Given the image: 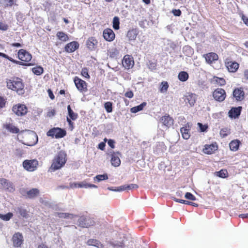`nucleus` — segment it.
<instances>
[{"mask_svg":"<svg viewBox=\"0 0 248 248\" xmlns=\"http://www.w3.org/2000/svg\"><path fill=\"white\" fill-rule=\"evenodd\" d=\"M66 154L63 151H60L53 160L51 166L48 171L54 172L61 169L66 162Z\"/></svg>","mask_w":248,"mask_h":248,"instance_id":"nucleus-1","label":"nucleus"},{"mask_svg":"<svg viewBox=\"0 0 248 248\" xmlns=\"http://www.w3.org/2000/svg\"><path fill=\"white\" fill-rule=\"evenodd\" d=\"M7 86L9 89L16 91L18 94L23 93L24 85L20 78L9 80L7 81Z\"/></svg>","mask_w":248,"mask_h":248,"instance_id":"nucleus-2","label":"nucleus"},{"mask_svg":"<svg viewBox=\"0 0 248 248\" xmlns=\"http://www.w3.org/2000/svg\"><path fill=\"white\" fill-rule=\"evenodd\" d=\"M25 132V136L27 139L28 141L25 144L28 146H33L38 141V136L33 131L30 130L21 131V133Z\"/></svg>","mask_w":248,"mask_h":248,"instance_id":"nucleus-3","label":"nucleus"},{"mask_svg":"<svg viewBox=\"0 0 248 248\" xmlns=\"http://www.w3.org/2000/svg\"><path fill=\"white\" fill-rule=\"evenodd\" d=\"M65 135L66 131L60 128H53L47 132V136L55 137L56 139L62 138Z\"/></svg>","mask_w":248,"mask_h":248,"instance_id":"nucleus-4","label":"nucleus"},{"mask_svg":"<svg viewBox=\"0 0 248 248\" xmlns=\"http://www.w3.org/2000/svg\"><path fill=\"white\" fill-rule=\"evenodd\" d=\"M38 165V161L36 159L26 160L23 162V166L25 170L29 171L35 170Z\"/></svg>","mask_w":248,"mask_h":248,"instance_id":"nucleus-5","label":"nucleus"},{"mask_svg":"<svg viewBox=\"0 0 248 248\" xmlns=\"http://www.w3.org/2000/svg\"><path fill=\"white\" fill-rule=\"evenodd\" d=\"M213 96L215 100L222 102L226 98V92L223 89L217 88L213 92Z\"/></svg>","mask_w":248,"mask_h":248,"instance_id":"nucleus-6","label":"nucleus"},{"mask_svg":"<svg viewBox=\"0 0 248 248\" xmlns=\"http://www.w3.org/2000/svg\"><path fill=\"white\" fill-rule=\"evenodd\" d=\"M0 188H4L8 191L13 192L15 190L13 184L6 179H0Z\"/></svg>","mask_w":248,"mask_h":248,"instance_id":"nucleus-7","label":"nucleus"},{"mask_svg":"<svg viewBox=\"0 0 248 248\" xmlns=\"http://www.w3.org/2000/svg\"><path fill=\"white\" fill-rule=\"evenodd\" d=\"M13 246L15 247H19L23 242V237L19 232L16 233L12 237Z\"/></svg>","mask_w":248,"mask_h":248,"instance_id":"nucleus-8","label":"nucleus"},{"mask_svg":"<svg viewBox=\"0 0 248 248\" xmlns=\"http://www.w3.org/2000/svg\"><path fill=\"white\" fill-rule=\"evenodd\" d=\"M78 224L82 227L87 228L91 226L94 225V221L89 218H87L84 217H80L78 220Z\"/></svg>","mask_w":248,"mask_h":248,"instance_id":"nucleus-9","label":"nucleus"},{"mask_svg":"<svg viewBox=\"0 0 248 248\" xmlns=\"http://www.w3.org/2000/svg\"><path fill=\"white\" fill-rule=\"evenodd\" d=\"M13 111L18 116H22L27 112V108L24 105H18L13 107Z\"/></svg>","mask_w":248,"mask_h":248,"instance_id":"nucleus-10","label":"nucleus"},{"mask_svg":"<svg viewBox=\"0 0 248 248\" xmlns=\"http://www.w3.org/2000/svg\"><path fill=\"white\" fill-rule=\"evenodd\" d=\"M18 57L21 61L24 62H29L32 58L31 55L23 49L19 50Z\"/></svg>","mask_w":248,"mask_h":248,"instance_id":"nucleus-11","label":"nucleus"},{"mask_svg":"<svg viewBox=\"0 0 248 248\" xmlns=\"http://www.w3.org/2000/svg\"><path fill=\"white\" fill-rule=\"evenodd\" d=\"M75 84L77 89L80 92H85L86 91V83L84 80L76 77L74 79Z\"/></svg>","mask_w":248,"mask_h":248,"instance_id":"nucleus-12","label":"nucleus"},{"mask_svg":"<svg viewBox=\"0 0 248 248\" xmlns=\"http://www.w3.org/2000/svg\"><path fill=\"white\" fill-rule=\"evenodd\" d=\"M122 63L125 68L129 69L133 66L134 62L132 58H130L129 56L126 55L123 59Z\"/></svg>","mask_w":248,"mask_h":248,"instance_id":"nucleus-13","label":"nucleus"},{"mask_svg":"<svg viewBox=\"0 0 248 248\" xmlns=\"http://www.w3.org/2000/svg\"><path fill=\"white\" fill-rule=\"evenodd\" d=\"M103 37L108 41H112L115 38V34L110 29H106L103 31Z\"/></svg>","mask_w":248,"mask_h":248,"instance_id":"nucleus-14","label":"nucleus"},{"mask_svg":"<svg viewBox=\"0 0 248 248\" xmlns=\"http://www.w3.org/2000/svg\"><path fill=\"white\" fill-rule=\"evenodd\" d=\"M241 107L232 108L228 112L229 116L231 118H236L240 115Z\"/></svg>","mask_w":248,"mask_h":248,"instance_id":"nucleus-15","label":"nucleus"},{"mask_svg":"<svg viewBox=\"0 0 248 248\" xmlns=\"http://www.w3.org/2000/svg\"><path fill=\"white\" fill-rule=\"evenodd\" d=\"M79 47V44L77 42H72L67 44L65 46L66 52L70 53L75 51Z\"/></svg>","mask_w":248,"mask_h":248,"instance_id":"nucleus-16","label":"nucleus"},{"mask_svg":"<svg viewBox=\"0 0 248 248\" xmlns=\"http://www.w3.org/2000/svg\"><path fill=\"white\" fill-rule=\"evenodd\" d=\"M197 96L194 93H187L185 97V101L187 102L190 106H193L196 100Z\"/></svg>","mask_w":248,"mask_h":248,"instance_id":"nucleus-17","label":"nucleus"},{"mask_svg":"<svg viewBox=\"0 0 248 248\" xmlns=\"http://www.w3.org/2000/svg\"><path fill=\"white\" fill-rule=\"evenodd\" d=\"M160 121L164 125L167 127H169L173 124V120L169 115H165L161 117Z\"/></svg>","mask_w":248,"mask_h":248,"instance_id":"nucleus-18","label":"nucleus"},{"mask_svg":"<svg viewBox=\"0 0 248 248\" xmlns=\"http://www.w3.org/2000/svg\"><path fill=\"white\" fill-rule=\"evenodd\" d=\"M244 92L241 89L237 88L233 92V96L237 101H241L244 97Z\"/></svg>","mask_w":248,"mask_h":248,"instance_id":"nucleus-19","label":"nucleus"},{"mask_svg":"<svg viewBox=\"0 0 248 248\" xmlns=\"http://www.w3.org/2000/svg\"><path fill=\"white\" fill-rule=\"evenodd\" d=\"M15 211L16 214H19L24 218H28L29 217L28 211L22 206H18L15 208Z\"/></svg>","mask_w":248,"mask_h":248,"instance_id":"nucleus-20","label":"nucleus"},{"mask_svg":"<svg viewBox=\"0 0 248 248\" xmlns=\"http://www.w3.org/2000/svg\"><path fill=\"white\" fill-rule=\"evenodd\" d=\"M83 187L85 188H97V186L93 184H88L86 182H82L79 183H75L71 185V187Z\"/></svg>","mask_w":248,"mask_h":248,"instance_id":"nucleus-21","label":"nucleus"},{"mask_svg":"<svg viewBox=\"0 0 248 248\" xmlns=\"http://www.w3.org/2000/svg\"><path fill=\"white\" fill-rule=\"evenodd\" d=\"M39 190L37 188H32L26 191V196L30 199H33L37 197L39 194Z\"/></svg>","mask_w":248,"mask_h":248,"instance_id":"nucleus-22","label":"nucleus"},{"mask_svg":"<svg viewBox=\"0 0 248 248\" xmlns=\"http://www.w3.org/2000/svg\"><path fill=\"white\" fill-rule=\"evenodd\" d=\"M205 58L208 63H211L213 61L218 59V55L215 53L211 52L207 54Z\"/></svg>","mask_w":248,"mask_h":248,"instance_id":"nucleus-23","label":"nucleus"},{"mask_svg":"<svg viewBox=\"0 0 248 248\" xmlns=\"http://www.w3.org/2000/svg\"><path fill=\"white\" fill-rule=\"evenodd\" d=\"M217 146L214 144L206 145L203 149V152L207 154H211L217 150Z\"/></svg>","mask_w":248,"mask_h":248,"instance_id":"nucleus-24","label":"nucleus"},{"mask_svg":"<svg viewBox=\"0 0 248 248\" xmlns=\"http://www.w3.org/2000/svg\"><path fill=\"white\" fill-rule=\"evenodd\" d=\"M228 70L231 72H235L239 67V64L236 62H228L227 64Z\"/></svg>","mask_w":248,"mask_h":248,"instance_id":"nucleus-25","label":"nucleus"},{"mask_svg":"<svg viewBox=\"0 0 248 248\" xmlns=\"http://www.w3.org/2000/svg\"><path fill=\"white\" fill-rule=\"evenodd\" d=\"M111 163L112 165L114 167H118L120 165V159L119 156L115 153L111 155Z\"/></svg>","mask_w":248,"mask_h":248,"instance_id":"nucleus-26","label":"nucleus"},{"mask_svg":"<svg viewBox=\"0 0 248 248\" xmlns=\"http://www.w3.org/2000/svg\"><path fill=\"white\" fill-rule=\"evenodd\" d=\"M4 127L12 133H18L20 131L18 128L11 124H6L4 125Z\"/></svg>","mask_w":248,"mask_h":248,"instance_id":"nucleus-27","label":"nucleus"},{"mask_svg":"<svg viewBox=\"0 0 248 248\" xmlns=\"http://www.w3.org/2000/svg\"><path fill=\"white\" fill-rule=\"evenodd\" d=\"M97 44V40L93 37L89 38L86 43L88 48L90 50L93 49Z\"/></svg>","mask_w":248,"mask_h":248,"instance_id":"nucleus-28","label":"nucleus"},{"mask_svg":"<svg viewBox=\"0 0 248 248\" xmlns=\"http://www.w3.org/2000/svg\"><path fill=\"white\" fill-rule=\"evenodd\" d=\"M54 216L55 217H58L60 218H73L74 217H76V215H74L69 213H58L56 212L55 213Z\"/></svg>","mask_w":248,"mask_h":248,"instance_id":"nucleus-29","label":"nucleus"},{"mask_svg":"<svg viewBox=\"0 0 248 248\" xmlns=\"http://www.w3.org/2000/svg\"><path fill=\"white\" fill-rule=\"evenodd\" d=\"M240 141L238 140H233L232 141L230 144L229 146L231 150L236 151L238 150L239 146Z\"/></svg>","mask_w":248,"mask_h":248,"instance_id":"nucleus-30","label":"nucleus"},{"mask_svg":"<svg viewBox=\"0 0 248 248\" xmlns=\"http://www.w3.org/2000/svg\"><path fill=\"white\" fill-rule=\"evenodd\" d=\"M189 126H188V128H187V126L183 127L181 128L180 131L182 133V137L184 139L187 140L190 137V134L189 133Z\"/></svg>","mask_w":248,"mask_h":248,"instance_id":"nucleus-31","label":"nucleus"},{"mask_svg":"<svg viewBox=\"0 0 248 248\" xmlns=\"http://www.w3.org/2000/svg\"><path fill=\"white\" fill-rule=\"evenodd\" d=\"M87 243L89 246H94L98 248H103L102 245L98 240H97L96 239H89L87 241Z\"/></svg>","mask_w":248,"mask_h":248,"instance_id":"nucleus-32","label":"nucleus"},{"mask_svg":"<svg viewBox=\"0 0 248 248\" xmlns=\"http://www.w3.org/2000/svg\"><path fill=\"white\" fill-rule=\"evenodd\" d=\"M146 105V103L143 102L139 106L132 108L130 109V111L132 113H137L143 109V108Z\"/></svg>","mask_w":248,"mask_h":248,"instance_id":"nucleus-33","label":"nucleus"},{"mask_svg":"<svg viewBox=\"0 0 248 248\" xmlns=\"http://www.w3.org/2000/svg\"><path fill=\"white\" fill-rule=\"evenodd\" d=\"M137 31L135 30L129 31L127 33V37L130 40H135L137 37Z\"/></svg>","mask_w":248,"mask_h":248,"instance_id":"nucleus-34","label":"nucleus"},{"mask_svg":"<svg viewBox=\"0 0 248 248\" xmlns=\"http://www.w3.org/2000/svg\"><path fill=\"white\" fill-rule=\"evenodd\" d=\"M56 36L59 40L65 42L68 40L67 35L62 31H58L57 33Z\"/></svg>","mask_w":248,"mask_h":248,"instance_id":"nucleus-35","label":"nucleus"},{"mask_svg":"<svg viewBox=\"0 0 248 248\" xmlns=\"http://www.w3.org/2000/svg\"><path fill=\"white\" fill-rule=\"evenodd\" d=\"M109 244L113 248H124V244L123 242L111 241H110Z\"/></svg>","mask_w":248,"mask_h":248,"instance_id":"nucleus-36","label":"nucleus"},{"mask_svg":"<svg viewBox=\"0 0 248 248\" xmlns=\"http://www.w3.org/2000/svg\"><path fill=\"white\" fill-rule=\"evenodd\" d=\"M178 78L181 81H186L188 78V75L186 72L182 71L179 73Z\"/></svg>","mask_w":248,"mask_h":248,"instance_id":"nucleus-37","label":"nucleus"},{"mask_svg":"<svg viewBox=\"0 0 248 248\" xmlns=\"http://www.w3.org/2000/svg\"><path fill=\"white\" fill-rule=\"evenodd\" d=\"M67 110L68 112V115L70 119L73 121L75 120L77 118L78 115L77 114L73 112L70 105H68L67 106Z\"/></svg>","mask_w":248,"mask_h":248,"instance_id":"nucleus-38","label":"nucleus"},{"mask_svg":"<svg viewBox=\"0 0 248 248\" xmlns=\"http://www.w3.org/2000/svg\"><path fill=\"white\" fill-rule=\"evenodd\" d=\"M169 85L166 81H162L161 83L159 91L162 93H166L168 89Z\"/></svg>","mask_w":248,"mask_h":248,"instance_id":"nucleus-39","label":"nucleus"},{"mask_svg":"<svg viewBox=\"0 0 248 248\" xmlns=\"http://www.w3.org/2000/svg\"><path fill=\"white\" fill-rule=\"evenodd\" d=\"M13 216V213L10 212L5 215L0 214V218L4 221H9Z\"/></svg>","mask_w":248,"mask_h":248,"instance_id":"nucleus-40","label":"nucleus"},{"mask_svg":"<svg viewBox=\"0 0 248 248\" xmlns=\"http://www.w3.org/2000/svg\"><path fill=\"white\" fill-rule=\"evenodd\" d=\"M108 179V175L107 174H104L102 175H97L95 177H94V180L97 181L98 182L102 181L107 180Z\"/></svg>","mask_w":248,"mask_h":248,"instance_id":"nucleus-41","label":"nucleus"},{"mask_svg":"<svg viewBox=\"0 0 248 248\" xmlns=\"http://www.w3.org/2000/svg\"><path fill=\"white\" fill-rule=\"evenodd\" d=\"M32 72L36 75H40L44 71L43 68L41 66H37L32 69Z\"/></svg>","mask_w":248,"mask_h":248,"instance_id":"nucleus-42","label":"nucleus"},{"mask_svg":"<svg viewBox=\"0 0 248 248\" xmlns=\"http://www.w3.org/2000/svg\"><path fill=\"white\" fill-rule=\"evenodd\" d=\"M119 18L117 16H115L113 19V28L114 29L117 30L119 29Z\"/></svg>","mask_w":248,"mask_h":248,"instance_id":"nucleus-43","label":"nucleus"},{"mask_svg":"<svg viewBox=\"0 0 248 248\" xmlns=\"http://www.w3.org/2000/svg\"><path fill=\"white\" fill-rule=\"evenodd\" d=\"M213 81L217 83L219 86L224 85L226 83L225 80L222 78L215 77Z\"/></svg>","mask_w":248,"mask_h":248,"instance_id":"nucleus-44","label":"nucleus"},{"mask_svg":"<svg viewBox=\"0 0 248 248\" xmlns=\"http://www.w3.org/2000/svg\"><path fill=\"white\" fill-rule=\"evenodd\" d=\"M112 103L110 102H107L105 103L104 104V107L107 111V112L110 113L112 111Z\"/></svg>","mask_w":248,"mask_h":248,"instance_id":"nucleus-45","label":"nucleus"},{"mask_svg":"<svg viewBox=\"0 0 248 248\" xmlns=\"http://www.w3.org/2000/svg\"><path fill=\"white\" fill-rule=\"evenodd\" d=\"M217 176L221 178H225L226 177L227 171L225 170H221L219 171L216 172Z\"/></svg>","mask_w":248,"mask_h":248,"instance_id":"nucleus-46","label":"nucleus"},{"mask_svg":"<svg viewBox=\"0 0 248 248\" xmlns=\"http://www.w3.org/2000/svg\"><path fill=\"white\" fill-rule=\"evenodd\" d=\"M8 60H9L11 62H13L14 63H16V64H18L21 65L30 66V65H31V63H23V62H19V61H17L16 60H15L13 59L12 58H10L9 57V59Z\"/></svg>","mask_w":248,"mask_h":248,"instance_id":"nucleus-47","label":"nucleus"},{"mask_svg":"<svg viewBox=\"0 0 248 248\" xmlns=\"http://www.w3.org/2000/svg\"><path fill=\"white\" fill-rule=\"evenodd\" d=\"M122 187H125L124 190L126 189H132L134 188H137L138 187V186L136 184H130L129 185H124L122 186Z\"/></svg>","mask_w":248,"mask_h":248,"instance_id":"nucleus-48","label":"nucleus"},{"mask_svg":"<svg viewBox=\"0 0 248 248\" xmlns=\"http://www.w3.org/2000/svg\"><path fill=\"white\" fill-rule=\"evenodd\" d=\"M185 198L188 200H192V201H195L196 198L195 197L192 195L191 193L189 192H186L185 194Z\"/></svg>","mask_w":248,"mask_h":248,"instance_id":"nucleus-49","label":"nucleus"},{"mask_svg":"<svg viewBox=\"0 0 248 248\" xmlns=\"http://www.w3.org/2000/svg\"><path fill=\"white\" fill-rule=\"evenodd\" d=\"M124 188H125V187H122V186H119V187H117V188H115V189H114L113 187H108V189H109L110 191H121L124 190Z\"/></svg>","mask_w":248,"mask_h":248,"instance_id":"nucleus-50","label":"nucleus"},{"mask_svg":"<svg viewBox=\"0 0 248 248\" xmlns=\"http://www.w3.org/2000/svg\"><path fill=\"white\" fill-rule=\"evenodd\" d=\"M82 75L86 78H90V76L88 74V70L86 68H84L81 71Z\"/></svg>","mask_w":248,"mask_h":248,"instance_id":"nucleus-51","label":"nucleus"},{"mask_svg":"<svg viewBox=\"0 0 248 248\" xmlns=\"http://www.w3.org/2000/svg\"><path fill=\"white\" fill-rule=\"evenodd\" d=\"M8 29V26L6 24H4L1 22H0V30L2 31H6Z\"/></svg>","mask_w":248,"mask_h":248,"instance_id":"nucleus-52","label":"nucleus"},{"mask_svg":"<svg viewBox=\"0 0 248 248\" xmlns=\"http://www.w3.org/2000/svg\"><path fill=\"white\" fill-rule=\"evenodd\" d=\"M198 125H199L200 130L202 132H204L206 130L207 127L205 125H204L200 123H198Z\"/></svg>","mask_w":248,"mask_h":248,"instance_id":"nucleus-53","label":"nucleus"},{"mask_svg":"<svg viewBox=\"0 0 248 248\" xmlns=\"http://www.w3.org/2000/svg\"><path fill=\"white\" fill-rule=\"evenodd\" d=\"M124 95L126 97L131 98L133 97V93L132 91L127 92L125 93Z\"/></svg>","mask_w":248,"mask_h":248,"instance_id":"nucleus-54","label":"nucleus"},{"mask_svg":"<svg viewBox=\"0 0 248 248\" xmlns=\"http://www.w3.org/2000/svg\"><path fill=\"white\" fill-rule=\"evenodd\" d=\"M174 201H176V202H180V203H185V204H187V203H190V202H188V201H185V200H179V199H176V198L174 199Z\"/></svg>","mask_w":248,"mask_h":248,"instance_id":"nucleus-55","label":"nucleus"},{"mask_svg":"<svg viewBox=\"0 0 248 248\" xmlns=\"http://www.w3.org/2000/svg\"><path fill=\"white\" fill-rule=\"evenodd\" d=\"M172 13L175 16H180L181 14V11L179 9H174L172 10Z\"/></svg>","mask_w":248,"mask_h":248,"instance_id":"nucleus-56","label":"nucleus"},{"mask_svg":"<svg viewBox=\"0 0 248 248\" xmlns=\"http://www.w3.org/2000/svg\"><path fill=\"white\" fill-rule=\"evenodd\" d=\"M114 143V141L111 139L108 140V145L112 148H114L115 147Z\"/></svg>","mask_w":248,"mask_h":248,"instance_id":"nucleus-57","label":"nucleus"},{"mask_svg":"<svg viewBox=\"0 0 248 248\" xmlns=\"http://www.w3.org/2000/svg\"><path fill=\"white\" fill-rule=\"evenodd\" d=\"M5 104V101L4 99L0 96V108H2L4 106Z\"/></svg>","mask_w":248,"mask_h":248,"instance_id":"nucleus-58","label":"nucleus"},{"mask_svg":"<svg viewBox=\"0 0 248 248\" xmlns=\"http://www.w3.org/2000/svg\"><path fill=\"white\" fill-rule=\"evenodd\" d=\"M105 143L101 142L98 144V148L101 150H104L105 147Z\"/></svg>","mask_w":248,"mask_h":248,"instance_id":"nucleus-59","label":"nucleus"},{"mask_svg":"<svg viewBox=\"0 0 248 248\" xmlns=\"http://www.w3.org/2000/svg\"><path fill=\"white\" fill-rule=\"evenodd\" d=\"M227 130V129H222L220 132V135H221L223 137L227 136L228 133H226Z\"/></svg>","mask_w":248,"mask_h":248,"instance_id":"nucleus-60","label":"nucleus"},{"mask_svg":"<svg viewBox=\"0 0 248 248\" xmlns=\"http://www.w3.org/2000/svg\"><path fill=\"white\" fill-rule=\"evenodd\" d=\"M242 18L245 24L248 26V17L243 15Z\"/></svg>","mask_w":248,"mask_h":248,"instance_id":"nucleus-61","label":"nucleus"},{"mask_svg":"<svg viewBox=\"0 0 248 248\" xmlns=\"http://www.w3.org/2000/svg\"><path fill=\"white\" fill-rule=\"evenodd\" d=\"M6 5L11 6L13 4V0H4Z\"/></svg>","mask_w":248,"mask_h":248,"instance_id":"nucleus-62","label":"nucleus"},{"mask_svg":"<svg viewBox=\"0 0 248 248\" xmlns=\"http://www.w3.org/2000/svg\"><path fill=\"white\" fill-rule=\"evenodd\" d=\"M48 95H49V97L51 99H53L54 98V95H53V93L51 91V90H50V89H48Z\"/></svg>","mask_w":248,"mask_h":248,"instance_id":"nucleus-63","label":"nucleus"},{"mask_svg":"<svg viewBox=\"0 0 248 248\" xmlns=\"http://www.w3.org/2000/svg\"><path fill=\"white\" fill-rule=\"evenodd\" d=\"M55 115V110L54 109L51 110L50 111L48 112L47 116L49 117L53 116Z\"/></svg>","mask_w":248,"mask_h":248,"instance_id":"nucleus-64","label":"nucleus"}]
</instances>
